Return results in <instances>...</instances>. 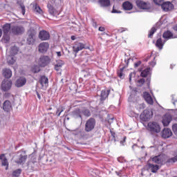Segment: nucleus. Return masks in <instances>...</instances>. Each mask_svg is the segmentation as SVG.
I'll return each instance as SVG.
<instances>
[{"instance_id": "1", "label": "nucleus", "mask_w": 177, "mask_h": 177, "mask_svg": "<svg viewBox=\"0 0 177 177\" xmlns=\"http://www.w3.org/2000/svg\"><path fill=\"white\" fill-rule=\"evenodd\" d=\"M152 161L156 164H165V162H168L169 164H174V162H177V156L169 158L167 160V156L165 155H158L152 158Z\"/></svg>"}, {"instance_id": "2", "label": "nucleus", "mask_w": 177, "mask_h": 177, "mask_svg": "<svg viewBox=\"0 0 177 177\" xmlns=\"http://www.w3.org/2000/svg\"><path fill=\"white\" fill-rule=\"evenodd\" d=\"M147 129L151 135H156V133H160V132H161V127L160 126V124L154 121L148 122Z\"/></svg>"}, {"instance_id": "3", "label": "nucleus", "mask_w": 177, "mask_h": 177, "mask_svg": "<svg viewBox=\"0 0 177 177\" xmlns=\"http://www.w3.org/2000/svg\"><path fill=\"white\" fill-rule=\"evenodd\" d=\"M26 161H27V154L26 153V151H18L15 156V162L19 165H23L26 164Z\"/></svg>"}, {"instance_id": "4", "label": "nucleus", "mask_w": 177, "mask_h": 177, "mask_svg": "<svg viewBox=\"0 0 177 177\" xmlns=\"http://www.w3.org/2000/svg\"><path fill=\"white\" fill-rule=\"evenodd\" d=\"M35 35L37 32L34 29H29L27 32V43L28 45H34L35 44Z\"/></svg>"}, {"instance_id": "5", "label": "nucleus", "mask_w": 177, "mask_h": 177, "mask_svg": "<svg viewBox=\"0 0 177 177\" xmlns=\"http://www.w3.org/2000/svg\"><path fill=\"white\" fill-rule=\"evenodd\" d=\"M96 125V120L95 118H91L88 119L85 124V131L86 132H91L95 129V127Z\"/></svg>"}, {"instance_id": "6", "label": "nucleus", "mask_w": 177, "mask_h": 177, "mask_svg": "<svg viewBox=\"0 0 177 177\" xmlns=\"http://www.w3.org/2000/svg\"><path fill=\"white\" fill-rule=\"evenodd\" d=\"M153 118V111H142L140 115V120L142 122H147Z\"/></svg>"}, {"instance_id": "7", "label": "nucleus", "mask_w": 177, "mask_h": 177, "mask_svg": "<svg viewBox=\"0 0 177 177\" xmlns=\"http://www.w3.org/2000/svg\"><path fill=\"white\" fill-rule=\"evenodd\" d=\"M25 31L26 29L22 26H13L11 27V32L14 35H20V34H23Z\"/></svg>"}, {"instance_id": "8", "label": "nucleus", "mask_w": 177, "mask_h": 177, "mask_svg": "<svg viewBox=\"0 0 177 177\" xmlns=\"http://www.w3.org/2000/svg\"><path fill=\"white\" fill-rule=\"evenodd\" d=\"M48 63H50V58L48 56H41L38 61V64L41 67H46Z\"/></svg>"}, {"instance_id": "9", "label": "nucleus", "mask_w": 177, "mask_h": 177, "mask_svg": "<svg viewBox=\"0 0 177 177\" xmlns=\"http://www.w3.org/2000/svg\"><path fill=\"white\" fill-rule=\"evenodd\" d=\"M39 38L41 41H49L50 39V33L46 30H40L39 32Z\"/></svg>"}, {"instance_id": "10", "label": "nucleus", "mask_w": 177, "mask_h": 177, "mask_svg": "<svg viewBox=\"0 0 177 177\" xmlns=\"http://www.w3.org/2000/svg\"><path fill=\"white\" fill-rule=\"evenodd\" d=\"M82 49H85V44L78 41L74 43L73 50L75 52V55H77V53H78L80 50H82Z\"/></svg>"}, {"instance_id": "11", "label": "nucleus", "mask_w": 177, "mask_h": 177, "mask_svg": "<svg viewBox=\"0 0 177 177\" xmlns=\"http://www.w3.org/2000/svg\"><path fill=\"white\" fill-rule=\"evenodd\" d=\"M12 88V81L4 80L1 84V89L4 92H8Z\"/></svg>"}, {"instance_id": "12", "label": "nucleus", "mask_w": 177, "mask_h": 177, "mask_svg": "<svg viewBox=\"0 0 177 177\" xmlns=\"http://www.w3.org/2000/svg\"><path fill=\"white\" fill-rule=\"evenodd\" d=\"M171 121H172V115L166 113L163 115L162 122L164 127H168L171 124Z\"/></svg>"}, {"instance_id": "13", "label": "nucleus", "mask_w": 177, "mask_h": 177, "mask_svg": "<svg viewBox=\"0 0 177 177\" xmlns=\"http://www.w3.org/2000/svg\"><path fill=\"white\" fill-rule=\"evenodd\" d=\"M39 82L41 85L42 88H48L49 85V79L45 75H41L39 79Z\"/></svg>"}, {"instance_id": "14", "label": "nucleus", "mask_w": 177, "mask_h": 177, "mask_svg": "<svg viewBox=\"0 0 177 177\" xmlns=\"http://www.w3.org/2000/svg\"><path fill=\"white\" fill-rule=\"evenodd\" d=\"M161 7L162 10L165 12H169V10H172L174 9V4L172 3L167 1L165 3H162Z\"/></svg>"}, {"instance_id": "15", "label": "nucleus", "mask_w": 177, "mask_h": 177, "mask_svg": "<svg viewBox=\"0 0 177 177\" xmlns=\"http://www.w3.org/2000/svg\"><path fill=\"white\" fill-rule=\"evenodd\" d=\"M161 136L164 139H168L172 136V131L169 128L164 129L161 132Z\"/></svg>"}, {"instance_id": "16", "label": "nucleus", "mask_w": 177, "mask_h": 177, "mask_svg": "<svg viewBox=\"0 0 177 177\" xmlns=\"http://www.w3.org/2000/svg\"><path fill=\"white\" fill-rule=\"evenodd\" d=\"M49 49V44L48 42H42L39 45V52L45 53Z\"/></svg>"}, {"instance_id": "17", "label": "nucleus", "mask_w": 177, "mask_h": 177, "mask_svg": "<svg viewBox=\"0 0 177 177\" xmlns=\"http://www.w3.org/2000/svg\"><path fill=\"white\" fill-rule=\"evenodd\" d=\"M26 83L27 79H26V77H21L17 80L15 86H17V88H21V86H24V84Z\"/></svg>"}, {"instance_id": "18", "label": "nucleus", "mask_w": 177, "mask_h": 177, "mask_svg": "<svg viewBox=\"0 0 177 177\" xmlns=\"http://www.w3.org/2000/svg\"><path fill=\"white\" fill-rule=\"evenodd\" d=\"M136 3L140 9H150L149 4L142 0H136Z\"/></svg>"}, {"instance_id": "19", "label": "nucleus", "mask_w": 177, "mask_h": 177, "mask_svg": "<svg viewBox=\"0 0 177 177\" xmlns=\"http://www.w3.org/2000/svg\"><path fill=\"white\" fill-rule=\"evenodd\" d=\"M143 97L145 100V102H147V103H148V104H153L154 101L153 100V97H151V95H150V93H149L148 92H144L143 93Z\"/></svg>"}, {"instance_id": "20", "label": "nucleus", "mask_w": 177, "mask_h": 177, "mask_svg": "<svg viewBox=\"0 0 177 177\" xmlns=\"http://www.w3.org/2000/svg\"><path fill=\"white\" fill-rule=\"evenodd\" d=\"M147 169L153 172V174H156V172H157V171H158V169H160V167H158V165H153V164H147V165L146 166Z\"/></svg>"}, {"instance_id": "21", "label": "nucleus", "mask_w": 177, "mask_h": 177, "mask_svg": "<svg viewBox=\"0 0 177 177\" xmlns=\"http://www.w3.org/2000/svg\"><path fill=\"white\" fill-rule=\"evenodd\" d=\"M3 110H4V111H10V110H12V102L9 100H6L3 103Z\"/></svg>"}, {"instance_id": "22", "label": "nucleus", "mask_w": 177, "mask_h": 177, "mask_svg": "<svg viewBox=\"0 0 177 177\" xmlns=\"http://www.w3.org/2000/svg\"><path fill=\"white\" fill-rule=\"evenodd\" d=\"M2 74L5 78H7V79L12 78V70L9 68L3 69Z\"/></svg>"}, {"instance_id": "23", "label": "nucleus", "mask_w": 177, "mask_h": 177, "mask_svg": "<svg viewBox=\"0 0 177 177\" xmlns=\"http://www.w3.org/2000/svg\"><path fill=\"white\" fill-rule=\"evenodd\" d=\"M162 37L165 39H172L174 38H176V37H174V33L169 30L164 32Z\"/></svg>"}, {"instance_id": "24", "label": "nucleus", "mask_w": 177, "mask_h": 177, "mask_svg": "<svg viewBox=\"0 0 177 177\" xmlns=\"http://www.w3.org/2000/svg\"><path fill=\"white\" fill-rule=\"evenodd\" d=\"M166 41H162V39L159 38L157 39L156 43V48H158L160 50L164 48V45L165 44Z\"/></svg>"}, {"instance_id": "25", "label": "nucleus", "mask_w": 177, "mask_h": 177, "mask_svg": "<svg viewBox=\"0 0 177 177\" xmlns=\"http://www.w3.org/2000/svg\"><path fill=\"white\" fill-rule=\"evenodd\" d=\"M122 7L124 10H132V9H133V6L129 1L124 2Z\"/></svg>"}, {"instance_id": "26", "label": "nucleus", "mask_w": 177, "mask_h": 177, "mask_svg": "<svg viewBox=\"0 0 177 177\" xmlns=\"http://www.w3.org/2000/svg\"><path fill=\"white\" fill-rule=\"evenodd\" d=\"M109 93H110V90H102L101 91V97H100L101 102H102V100H106Z\"/></svg>"}, {"instance_id": "27", "label": "nucleus", "mask_w": 177, "mask_h": 177, "mask_svg": "<svg viewBox=\"0 0 177 177\" xmlns=\"http://www.w3.org/2000/svg\"><path fill=\"white\" fill-rule=\"evenodd\" d=\"M10 30H12V27L10 26V24H6L3 26V34H9Z\"/></svg>"}, {"instance_id": "28", "label": "nucleus", "mask_w": 177, "mask_h": 177, "mask_svg": "<svg viewBox=\"0 0 177 177\" xmlns=\"http://www.w3.org/2000/svg\"><path fill=\"white\" fill-rule=\"evenodd\" d=\"M99 3L102 8H108L110 6V0H100Z\"/></svg>"}, {"instance_id": "29", "label": "nucleus", "mask_w": 177, "mask_h": 177, "mask_svg": "<svg viewBox=\"0 0 177 177\" xmlns=\"http://www.w3.org/2000/svg\"><path fill=\"white\" fill-rule=\"evenodd\" d=\"M33 12L36 13V15H42V13H44V11H42V9H41V7L38 5L33 6Z\"/></svg>"}, {"instance_id": "30", "label": "nucleus", "mask_w": 177, "mask_h": 177, "mask_svg": "<svg viewBox=\"0 0 177 177\" xmlns=\"http://www.w3.org/2000/svg\"><path fill=\"white\" fill-rule=\"evenodd\" d=\"M38 160H39V158H38V156H37L35 153H32L30 156V160L29 162L37 164L38 162Z\"/></svg>"}, {"instance_id": "31", "label": "nucleus", "mask_w": 177, "mask_h": 177, "mask_svg": "<svg viewBox=\"0 0 177 177\" xmlns=\"http://www.w3.org/2000/svg\"><path fill=\"white\" fill-rule=\"evenodd\" d=\"M19 52V48L17 46H13L10 49V55L12 56H15V55H17V53Z\"/></svg>"}, {"instance_id": "32", "label": "nucleus", "mask_w": 177, "mask_h": 177, "mask_svg": "<svg viewBox=\"0 0 177 177\" xmlns=\"http://www.w3.org/2000/svg\"><path fill=\"white\" fill-rule=\"evenodd\" d=\"M35 167H37V163H34L32 162H28V168L31 169V171H34L35 169Z\"/></svg>"}, {"instance_id": "33", "label": "nucleus", "mask_w": 177, "mask_h": 177, "mask_svg": "<svg viewBox=\"0 0 177 177\" xmlns=\"http://www.w3.org/2000/svg\"><path fill=\"white\" fill-rule=\"evenodd\" d=\"M149 73H150V68H146L142 72H141L140 75L143 78H146V77H147V75H149Z\"/></svg>"}, {"instance_id": "34", "label": "nucleus", "mask_w": 177, "mask_h": 177, "mask_svg": "<svg viewBox=\"0 0 177 177\" xmlns=\"http://www.w3.org/2000/svg\"><path fill=\"white\" fill-rule=\"evenodd\" d=\"M156 31H157V28H156V26L152 27L149 30V34L148 35L149 38H151L153 35H154V32H156Z\"/></svg>"}, {"instance_id": "35", "label": "nucleus", "mask_w": 177, "mask_h": 177, "mask_svg": "<svg viewBox=\"0 0 177 177\" xmlns=\"http://www.w3.org/2000/svg\"><path fill=\"white\" fill-rule=\"evenodd\" d=\"M3 39L5 44H8L10 41V36L9 34H3Z\"/></svg>"}, {"instance_id": "36", "label": "nucleus", "mask_w": 177, "mask_h": 177, "mask_svg": "<svg viewBox=\"0 0 177 177\" xmlns=\"http://www.w3.org/2000/svg\"><path fill=\"white\" fill-rule=\"evenodd\" d=\"M15 62L16 59H15V57H13V55H10V57H8V63H9V64H15Z\"/></svg>"}, {"instance_id": "37", "label": "nucleus", "mask_w": 177, "mask_h": 177, "mask_svg": "<svg viewBox=\"0 0 177 177\" xmlns=\"http://www.w3.org/2000/svg\"><path fill=\"white\" fill-rule=\"evenodd\" d=\"M47 7H48L49 13L50 15H54L55 14V8H53V6H52V5H50V4H48Z\"/></svg>"}, {"instance_id": "38", "label": "nucleus", "mask_w": 177, "mask_h": 177, "mask_svg": "<svg viewBox=\"0 0 177 177\" xmlns=\"http://www.w3.org/2000/svg\"><path fill=\"white\" fill-rule=\"evenodd\" d=\"M125 68V67H123L122 68H120L119 71H118V75L120 78H124V69Z\"/></svg>"}, {"instance_id": "39", "label": "nucleus", "mask_w": 177, "mask_h": 177, "mask_svg": "<svg viewBox=\"0 0 177 177\" xmlns=\"http://www.w3.org/2000/svg\"><path fill=\"white\" fill-rule=\"evenodd\" d=\"M32 71L35 74H37V73H39V71H41V68L38 66L35 65L33 66Z\"/></svg>"}, {"instance_id": "40", "label": "nucleus", "mask_w": 177, "mask_h": 177, "mask_svg": "<svg viewBox=\"0 0 177 177\" xmlns=\"http://www.w3.org/2000/svg\"><path fill=\"white\" fill-rule=\"evenodd\" d=\"M172 130H173V132H174V133L175 135L176 139H177V124H173Z\"/></svg>"}, {"instance_id": "41", "label": "nucleus", "mask_w": 177, "mask_h": 177, "mask_svg": "<svg viewBox=\"0 0 177 177\" xmlns=\"http://www.w3.org/2000/svg\"><path fill=\"white\" fill-rule=\"evenodd\" d=\"M19 6H20V9L21 10L22 15H26V6L23 3H20Z\"/></svg>"}, {"instance_id": "42", "label": "nucleus", "mask_w": 177, "mask_h": 177, "mask_svg": "<svg viewBox=\"0 0 177 177\" xmlns=\"http://www.w3.org/2000/svg\"><path fill=\"white\" fill-rule=\"evenodd\" d=\"M21 174V169H18L17 170H15L12 173L13 176H19Z\"/></svg>"}, {"instance_id": "43", "label": "nucleus", "mask_w": 177, "mask_h": 177, "mask_svg": "<svg viewBox=\"0 0 177 177\" xmlns=\"http://www.w3.org/2000/svg\"><path fill=\"white\" fill-rule=\"evenodd\" d=\"M74 118H82L81 112L74 111L73 113Z\"/></svg>"}, {"instance_id": "44", "label": "nucleus", "mask_w": 177, "mask_h": 177, "mask_svg": "<svg viewBox=\"0 0 177 177\" xmlns=\"http://www.w3.org/2000/svg\"><path fill=\"white\" fill-rule=\"evenodd\" d=\"M63 64H64V62L62 60H58L57 61L55 66H57V67H62Z\"/></svg>"}, {"instance_id": "45", "label": "nucleus", "mask_w": 177, "mask_h": 177, "mask_svg": "<svg viewBox=\"0 0 177 177\" xmlns=\"http://www.w3.org/2000/svg\"><path fill=\"white\" fill-rule=\"evenodd\" d=\"M145 82V79L143 78L140 79L139 80H138V86H142V85H143Z\"/></svg>"}, {"instance_id": "46", "label": "nucleus", "mask_w": 177, "mask_h": 177, "mask_svg": "<svg viewBox=\"0 0 177 177\" xmlns=\"http://www.w3.org/2000/svg\"><path fill=\"white\" fill-rule=\"evenodd\" d=\"M154 3H156V5H162V3L164 2V0H153Z\"/></svg>"}, {"instance_id": "47", "label": "nucleus", "mask_w": 177, "mask_h": 177, "mask_svg": "<svg viewBox=\"0 0 177 177\" xmlns=\"http://www.w3.org/2000/svg\"><path fill=\"white\" fill-rule=\"evenodd\" d=\"M1 164L3 167H6L7 165H8V159L4 158L1 160Z\"/></svg>"}, {"instance_id": "48", "label": "nucleus", "mask_w": 177, "mask_h": 177, "mask_svg": "<svg viewBox=\"0 0 177 177\" xmlns=\"http://www.w3.org/2000/svg\"><path fill=\"white\" fill-rule=\"evenodd\" d=\"M172 120H175V121H177V111L174 112V113L171 115Z\"/></svg>"}, {"instance_id": "49", "label": "nucleus", "mask_w": 177, "mask_h": 177, "mask_svg": "<svg viewBox=\"0 0 177 177\" xmlns=\"http://www.w3.org/2000/svg\"><path fill=\"white\" fill-rule=\"evenodd\" d=\"M129 117H138V115L134 111L129 112Z\"/></svg>"}, {"instance_id": "50", "label": "nucleus", "mask_w": 177, "mask_h": 177, "mask_svg": "<svg viewBox=\"0 0 177 177\" xmlns=\"http://www.w3.org/2000/svg\"><path fill=\"white\" fill-rule=\"evenodd\" d=\"M140 64H142V62L138 61V62H136V63L134 64V67H135V68L139 67Z\"/></svg>"}, {"instance_id": "51", "label": "nucleus", "mask_w": 177, "mask_h": 177, "mask_svg": "<svg viewBox=\"0 0 177 177\" xmlns=\"http://www.w3.org/2000/svg\"><path fill=\"white\" fill-rule=\"evenodd\" d=\"M83 114L86 115V117H91V112L90 111H84Z\"/></svg>"}, {"instance_id": "52", "label": "nucleus", "mask_w": 177, "mask_h": 177, "mask_svg": "<svg viewBox=\"0 0 177 177\" xmlns=\"http://www.w3.org/2000/svg\"><path fill=\"white\" fill-rule=\"evenodd\" d=\"M139 110H144L145 109V105L144 104H140L138 105Z\"/></svg>"}, {"instance_id": "53", "label": "nucleus", "mask_w": 177, "mask_h": 177, "mask_svg": "<svg viewBox=\"0 0 177 177\" xmlns=\"http://www.w3.org/2000/svg\"><path fill=\"white\" fill-rule=\"evenodd\" d=\"M115 174H116V175H118V176H120V177H121V176H122V171H115Z\"/></svg>"}, {"instance_id": "54", "label": "nucleus", "mask_w": 177, "mask_h": 177, "mask_svg": "<svg viewBox=\"0 0 177 177\" xmlns=\"http://www.w3.org/2000/svg\"><path fill=\"white\" fill-rule=\"evenodd\" d=\"M55 68L56 71H60V68H62V67L57 66V65H55Z\"/></svg>"}, {"instance_id": "55", "label": "nucleus", "mask_w": 177, "mask_h": 177, "mask_svg": "<svg viewBox=\"0 0 177 177\" xmlns=\"http://www.w3.org/2000/svg\"><path fill=\"white\" fill-rule=\"evenodd\" d=\"M133 75H135V73H130L129 74V81H130V82H131V81H132V76Z\"/></svg>"}, {"instance_id": "56", "label": "nucleus", "mask_w": 177, "mask_h": 177, "mask_svg": "<svg viewBox=\"0 0 177 177\" xmlns=\"http://www.w3.org/2000/svg\"><path fill=\"white\" fill-rule=\"evenodd\" d=\"M4 158H6V157H5V154H1V155H0V160H1V161H2V160H3Z\"/></svg>"}, {"instance_id": "57", "label": "nucleus", "mask_w": 177, "mask_h": 177, "mask_svg": "<svg viewBox=\"0 0 177 177\" xmlns=\"http://www.w3.org/2000/svg\"><path fill=\"white\" fill-rule=\"evenodd\" d=\"M118 161L119 162H123L124 158H118Z\"/></svg>"}, {"instance_id": "58", "label": "nucleus", "mask_w": 177, "mask_h": 177, "mask_svg": "<svg viewBox=\"0 0 177 177\" xmlns=\"http://www.w3.org/2000/svg\"><path fill=\"white\" fill-rule=\"evenodd\" d=\"M112 13H121V11H117V10L113 9Z\"/></svg>"}, {"instance_id": "59", "label": "nucleus", "mask_w": 177, "mask_h": 177, "mask_svg": "<svg viewBox=\"0 0 177 177\" xmlns=\"http://www.w3.org/2000/svg\"><path fill=\"white\" fill-rule=\"evenodd\" d=\"M36 93H37V96L39 100H41V94L38 92H37Z\"/></svg>"}, {"instance_id": "60", "label": "nucleus", "mask_w": 177, "mask_h": 177, "mask_svg": "<svg viewBox=\"0 0 177 177\" xmlns=\"http://www.w3.org/2000/svg\"><path fill=\"white\" fill-rule=\"evenodd\" d=\"M104 30H105L104 27L100 26V27L99 28V31L103 32V31H104Z\"/></svg>"}, {"instance_id": "61", "label": "nucleus", "mask_w": 177, "mask_h": 177, "mask_svg": "<svg viewBox=\"0 0 177 177\" xmlns=\"http://www.w3.org/2000/svg\"><path fill=\"white\" fill-rule=\"evenodd\" d=\"M109 110H117V109H115V107H114L113 106H111L110 107H109Z\"/></svg>"}, {"instance_id": "62", "label": "nucleus", "mask_w": 177, "mask_h": 177, "mask_svg": "<svg viewBox=\"0 0 177 177\" xmlns=\"http://www.w3.org/2000/svg\"><path fill=\"white\" fill-rule=\"evenodd\" d=\"M57 55L58 57H60V56H62V52H60V51L57 52Z\"/></svg>"}, {"instance_id": "63", "label": "nucleus", "mask_w": 177, "mask_h": 177, "mask_svg": "<svg viewBox=\"0 0 177 177\" xmlns=\"http://www.w3.org/2000/svg\"><path fill=\"white\" fill-rule=\"evenodd\" d=\"M60 114H62V112H56V116L57 117H60Z\"/></svg>"}, {"instance_id": "64", "label": "nucleus", "mask_w": 177, "mask_h": 177, "mask_svg": "<svg viewBox=\"0 0 177 177\" xmlns=\"http://www.w3.org/2000/svg\"><path fill=\"white\" fill-rule=\"evenodd\" d=\"M174 30L175 31H177V25H176V26L174 27Z\"/></svg>"}]
</instances>
